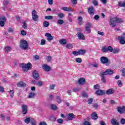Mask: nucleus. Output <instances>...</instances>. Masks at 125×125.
I'll use <instances>...</instances> for the list:
<instances>
[{
  "mask_svg": "<svg viewBox=\"0 0 125 125\" xmlns=\"http://www.w3.org/2000/svg\"><path fill=\"white\" fill-rule=\"evenodd\" d=\"M81 89H82V88L81 87H77L73 89V91L74 92H77V91H80Z\"/></svg>",
  "mask_w": 125,
  "mask_h": 125,
  "instance_id": "nucleus-34",
  "label": "nucleus"
},
{
  "mask_svg": "<svg viewBox=\"0 0 125 125\" xmlns=\"http://www.w3.org/2000/svg\"><path fill=\"white\" fill-rule=\"evenodd\" d=\"M113 73L114 72L113 71V70L107 69L106 70H105V72L102 73V74H104V76H106L107 75H112V74H113Z\"/></svg>",
  "mask_w": 125,
  "mask_h": 125,
  "instance_id": "nucleus-13",
  "label": "nucleus"
},
{
  "mask_svg": "<svg viewBox=\"0 0 125 125\" xmlns=\"http://www.w3.org/2000/svg\"><path fill=\"white\" fill-rule=\"evenodd\" d=\"M75 62H77V63H82V59L77 58L75 59Z\"/></svg>",
  "mask_w": 125,
  "mask_h": 125,
  "instance_id": "nucleus-41",
  "label": "nucleus"
},
{
  "mask_svg": "<svg viewBox=\"0 0 125 125\" xmlns=\"http://www.w3.org/2000/svg\"><path fill=\"white\" fill-rule=\"evenodd\" d=\"M57 122L58 123V124H62L63 123V119H58L57 120Z\"/></svg>",
  "mask_w": 125,
  "mask_h": 125,
  "instance_id": "nucleus-54",
  "label": "nucleus"
},
{
  "mask_svg": "<svg viewBox=\"0 0 125 125\" xmlns=\"http://www.w3.org/2000/svg\"><path fill=\"white\" fill-rule=\"evenodd\" d=\"M42 69H44L45 72H49V71L51 70V67L47 64H44L42 65Z\"/></svg>",
  "mask_w": 125,
  "mask_h": 125,
  "instance_id": "nucleus-12",
  "label": "nucleus"
},
{
  "mask_svg": "<svg viewBox=\"0 0 125 125\" xmlns=\"http://www.w3.org/2000/svg\"><path fill=\"white\" fill-rule=\"evenodd\" d=\"M100 60L102 64H106L109 62V60L106 57H102L100 59Z\"/></svg>",
  "mask_w": 125,
  "mask_h": 125,
  "instance_id": "nucleus-9",
  "label": "nucleus"
},
{
  "mask_svg": "<svg viewBox=\"0 0 125 125\" xmlns=\"http://www.w3.org/2000/svg\"><path fill=\"white\" fill-rule=\"evenodd\" d=\"M114 92L115 91H114V90L112 89H109L107 90L106 92V94H107V95H110L114 94Z\"/></svg>",
  "mask_w": 125,
  "mask_h": 125,
  "instance_id": "nucleus-21",
  "label": "nucleus"
},
{
  "mask_svg": "<svg viewBox=\"0 0 125 125\" xmlns=\"http://www.w3.org/2000/svg\"><path fill=\"white\" fill-rule=\"evenodd\" d=\"M91 27V23L89 22H87V26H85V31H86V32L88 33V34H90L91 32V30L90 29Z\"/></svg>",
  "mask_w": 125,
  "mask_h": 125,
  "instance_id": "nucleus-11",
  "label": "nucleus"
},
{
  "mask_svg": "<svg viewBox=\"0 0 125 125\" xmlns=\"http://www.w3.org/2000/svg\"><path fill=\"white\" fill-rule=\"evenodd\" d=\"M102 51L103 52H108V51H109V52H113V53L116 54L120 52V49L118 48L113 49V47L111 46H109L108 47L104 46L102 49Z\"/></svg>",
  "mask_w": 125,
  "mask_h": 125,
  "instance_id": "nucleus-2",
  "label": "nucleus"
},
{
  "mask_svg": "<svg viewBox=\"0 0 125 125\" xmlns=\"http://www.w3.org/2000/svg\"><path fill=\"white\" fill-rule=\"evenodd\" d=\"M21 110L23 115H26L28 113V106L27 105H22Z\"/></svg>",
  "mask_w": 125,
  "mask_h": 125,
  "instance_id": "nucleus-7",
  "label": "nucleus"
},
{
  "mask_svg": "<svg viewBox=\"0 0 125 125\" xmlns=\"http://www.w3.org/2000/svg\"><path fill=\"white\" fill-rule=\"evenodd\" d=\"M31 14L33 21L37 22V21H38V20L39 19V15L37 14V11L35 10H33L32 11Z\"/></svg>",
  "mask_w": 125,
  "mask_h": 125,
  "instance_id": "nucleus-5",
  "label": "nucleus"
},
{
  "mask_svg": "<svg viewBox=\"0 0 125 125\" xmlns=\"http://www.w3.org/2000/svg\"><path fill=\"white\" fill-rule=\"evenodd\" d=\"M30 124L32 125H36V122H35V119L31 118V121L30 122Z\"/></svg>",
  "mask_w": 125,
  "mask_h": 125,
  "instance_id": "nucleus-50",
  "label": "nucleus"
},
{
  "mask_svg": "<svg viewBox=\"0 0 125 125\" xmlns=\"http://www.w3.org/2000/svg\"><path fill=\"white\" fill-rule=\"evenodd\" d=\"M3 3L4 6H7V5H8V3H9V1L8 0H5L3 1Z\"/></svg>",
  "mask_w": 125,
  "mask_h": 125,
  "instance_id": "nucleus-38",
  "label": "nucleus"
},
{
  "mask_svg": "<svg viewBox=\"0 0 125 125\" xmlns=\"http://www.w3.org/2000/svg\"><path fill=\"white\" fill-rule=\"evenodd\" d=\"M10 96L11 98L14 96V90H10Z\"/></svg>",
  "mask_w": 125,
  "mask_h": 125,
  "instance_id": "nucleus-40",
  "label": "nucleus"
},
{
  "mask_svg": "<svg viewBox=\"0 0 125 125\" xmlns=\"http://www.w3.org/2000/svg\"><path fill=\"white\" fill-rule=\"evenodd\" d=\"M31 121H32V119H31V118L30 117H28L24 119V123H25V124H27L28 125L29 123H31Z\"/></svg>",
  "mask_w": 125,
  "mask_h": 125,
  "instance_id": "nucleus-28",
  "label": "nucleus"
},
{
  "mask_svg": "<svg viewBox=\"0 0 125 125\" xmlns=\"http://www.w3.org/2000/svg\"><path fill=\"white\" fill-rule=\"evenodd\" d=\"M95 20H98L99 19V16L98 15H96L94 17Z\"/></svg>",
  "mask_w": 125,
  "mask_h": 125,
  "instance_id": "nucleus-63",
  "label": "nucleus"
},
{
  "mask_svg": "<svg viewBox=\"0 0 125 125\" xmlns=\"http://www.w3.org/2000/svg\"><path fill=\"white\" fill-rule=\"evenodd\" d=\"M41 44V45H44V44H45V40L42 39Z\"/></svg>",
  "mask_w": 125,
  "mask_h": 125,
  "instance_id": "nucleus-52",
  "label": "nucleus"
},
{
  "mask_svg": "<svg viewBox=\"0 0 125 125\" xmlns=\"http://www.w3.org/2000/svg\"><path fill=\"white\" fill-rule=\"evenodd\" d=\"M21 34L22 36H26V35H27V32H26L25 30H22L21 32Z\"/></svg>",
  "mask_w": 125,
  "mask_h": 125,
  "instance_id": "nucleus-53",
  "label": "nucleus"
},
{
  "mask_svg": "<svg viewBox=\"0 0 125 125\" xmlns=\"http://www.w3.org/2000/svg\"><path fill=\"white\" fill-rule=\"evenodd\" d=\"M45 37H46L47 41H48L49 42H51V41L53 40V36H51V34L48 33H46L45 34Z\"/></svg>",
  "mask_w": 125,
  "mask_h": 125,
  "instance_id": "nucleus-8",
  "label": "nucleus"
},
{
  "mask_svg": "<svg viewBox=\"0 0 125 125\" xmlns=\"http://www.w3.org/2000/svg\"><path fill=\"white\" fill-rule=\"evenodd\" d=\"M83 125H91V124H90V123L89 122L85 121L83 123Z\"/></svg>",
  "mask_w": 125,
  "mask_h": 125,
  "instance_id": "nucleus-57",
  "label": "nucleus"
},
{
  "mask_svg": "<svg viewBox=\"0 0 125 125\" xmlns=\"http://www.w3.org/2000/svg\"><path fill=\"white\" fill-rule=\"evenodd\" d=\"M92 2H93V4H94V5H98V2H97V1L96 0H93Z\"/></svg>",
  "mask_w": 125,
  "mask_h": 125,
  "instance_id": "nucleus-59",
  "label": "nucleus"
},
{
  "mask_svg": "<svg viewBox=\"0 0 125 125\" xmlns=\"http://www.w3.org/2000/svg\"><path fill=\"white\" fill-rule=\"evenodd\" d=\"M124 20L123 19L118 17H115L114 18H111L109 21V25L112 28L117 27V24H121V23H123Z\"/></svg>",
  "mask_w": 125,
  "mask_h": 125,
  "instance_id": "nucleus-1",
  "label": "nucleus"
},
{
  "mask_svg": "<svg viewBox=\"0 0 125 125\" xmlns=\"http://www.w3.org/2000/svg\"><path fill=\"white\" fill-rule=\"evenodd\" d=\"M62 10H64V11H67L68 12H73L74 10L72 9H71L70 7H63L62 8Z\"/></svg>",
  "mask_w": 125,
  "mask_h": 125,
  "instance_id": "nucleus-18",
  "label": "nucleus"
},
{
  "mask_svg": "<svg viewBox=\"0 0 125 125\" xmlns=\"http://www.w3.org/2000/svg\"><path fill=\"white\" fill-rule=\"evenodd\" d=\"M46 60L47 62H49L51 60V56H48L46 57Z\"/></svg>",
  "mask_w": 125,
  "mask_h": 125,
  "instance_id": "nucleus-51",
  "label": "nucleus"
},
{
  "mask_svg": "<svg viewBox=\"0 0 125 125\" xmlns=\"http://www.w3.org/2000/svg\"><path fill=\"white\" fill-rule=\"evenodd\" d=\"M101 77L102 82L104 83H106V79H105V75L103 74V73H102V74L101 75Z\"/></svg>",
  "mask_w": 125,
  "mask_h": 125,
  "instance_id": "nucleus-24",
  "label": "nucleus"
},
{
  "mask_svg": "<svg viewBox=\"0 0 125 125\" xmlns=\"http://www.w3.org/2000/svg\"><path fill=\"white\" fill-rule=\"evenodd\" d=\"M59 42L61 44H66L67 43V41L64 39H62L59 41Z\"/></svg>",
  "mask_w": 125,
  "mask_h": 125,
  "instance_id": "nucleus-27",
  "label": "nucleus"
},
{
  "mask_svg": "<svg viewBox=\"0 0 125 125\" xmlns=\"http://www.w3.org/2000/svg\"><path fill=\"white\" fill-rule=\"evenodd\" d=\"M120 123L122 125H125V119L123 118L121 120Z\"/></svg>",
  "mask_w": 125,
  "mask_h": 125,
  "instance_id": "nucleus-58",
  "label": "nucleus"
},
{
  "mask_svg": "<svg viewBox=\"0 0 125 125\" xmlns=\"http://www.w3.org/2000/svg\"><path fill=\"white\" fill-rule=\"evenodd\" d=\"M116 110L120 114H123V107L121 106H118L116 108Z\"/></svg>",
  "mask_w": 125,
  "mask_h": 125,
  "instance_id": "nucleus-26",
  "label": "nucleus"
},
{
  "mask_svg": "<svg viewBox=\"0 0 125 125\" xmlns=\"http://www.w3.org/2000/svg\"><path fill=\"white\" fill-rule=\"evenodd\" d=\"M118 40H120V39H122V40H125V33H124L121 36H118L117 37Z\"/></svg>",
  "mask_w": 125,
  "mask_h": 125,
  "instance_id": "nucleus-31",
  "label": "nucleus"
},
{
  "mask_svg": "<svg viewBox=\"0 0 125 125\" xmlns=\"http://www.w3.org/2000/svg\"><path fill=\"white\" fill-rule=\"evenodd\" d=\"M88 13L91 16L94 15V9L93 8V7H91L88 9Z\"/></svg>",
  "mask_w": 125,
  "mask_h": 125,
  "instance_id": "nucleus-15",
  "label": "nucleus"
},
{
  "mask_svg": "<svg viewBox=\"0 0 125 125\" xmlns=\"http://www.w3.org/2000/svg\"><path fill=\"white\" fill-rule=\"evenodd\" d=\"M79 55H83V54H84L86 51L85 50H83V49H80L78 50Z\"/></svg>",
  "mask_w": 125,
  "mask_h": 125,
  "instance_id": "nucleus-29",
  "label": "nucleus"
},
{
  "mask_svg": "<svg viewBox=\"0 0 125 125\" xmlns=\"http://www.w3.org/2000/svg\"><path fill=\"white\" fill-rule=\"evenodd\" d=\"M55 99L57 101V102H58V103H59V104H60V103H61V102H62V100L61 99V97L58 96H56L55 97Z\"/></svg>",
  "mask_w": 125,
  "mask_h": 125,
  "instance_id": "nucleus-25",
  "label": "nucleus"
},
{
  "mask_svg": "<svg viewBox=\"0 0 125 125\" xmlns=\"http://www.w3.org/2000/svg\"><path fill=\"white\" fill-rule=\"evenodd\" d=\"M93 101V99H92V98H90L88 100L87 103L88 104H89V105H90V104L92 103Z\"/></svg>",
  "mask_w": 125,
  "mask_h": 125,
  "instance_id": "nucleus-45",
  "label": "nucleus"
},
{
  "mask_svg": "<svg viewBox=\"0 0 125 125\" xmlns=\"http://www.w3.org/2000/svg\"><path fill=\"white\" fill-rule=\"evenodd\" d=\"M32 76L33 79L34 80H40V75H39V73L37 71V70H34L32 72Z\"/></svg>",
  "mask_w": 125,
  "mask_h": 125,
  "instance_id": "nucleus-6",
  "label": "nucleus"
},
{
  "mask_svg": "<svg viewBox=\"0 0 125 125\" xmlns=\"http://www.w3.org/2000/svg\"><path fill=\"white\" fill-rule=\"evenodd\" d=\"M120 43L121 44H125V39H118Z\"/></svg>",
  "mask_w": 125,
  "mask_h": 125,
  "instance_id": "nucleus-39",
  "label": "nucleus"
},
{
  "mask_svg": "<svg viewBox=\"0 0 125 125\" xmlns=\"http://www.w3.org/2000/svg\"><path fill=\"white\" fill-rule=\"evenodd\" d=\"M99 88H100V85L99 84L94 85V89H99Z\"/></svg>",
  "mask_w": 125,
  "mask_h": 125,
  "instance_id": "nucleus-49",
  "label": "nucleus"
},
{
  "mask_svg": "<svg viewBox=\"0 0 125 125\" xmlns=\"http://www.w3.org/2000/svg\"><path fill=\"white\" fill-rule=\"evenodd\" d=\"M20 46L21 49H27L29 45H28V42L26 40H21L20 41Z\"/></svg>",
  "mask_w": 125,
  "mask_h": 125,
  "instance_id": "nucleus-4",
  "label": "nucleus"
},
{
  "mask_svg": "<svg viewBox=\"0 0 125 125\" xmlns=\"http://www.w3.org/2000/svg\"><path fill=\"white\" fill-rule=\"evenodd\" d=\"M117 84H118V86H120V87H122V86H123V83H122V81L119 80L117 82Z\"/></svg>",
  "mask_w": 125,
  "mask_h": 125,
  "instance_id": "nucleus-43",
  "label": "nucleus"
},
{
  "mask_svg": "<svg viewBox=\"0 0 125 125\" xmlns=\"http://www.w3.org/2000/svg\"><path fill=\"white\" fill-rule=\"evenodd\" d=\"M43 25L44 27H47L49 26V22L46 21H44L43 22Z\"/></svg>",
  "mask_w": 125,
  "mask_h": 125,
  "instance_id": "nucleus-35",
  "label": "nucleus"
},
{
  "mask_svg": "<svg viewBox=\"0 0 125 125\" xmlns=\"http://www.w3.org/2000/svg\"><path fill=\"white\" fill-rule=\"evenodd\" d=\"M111 123L113 125H119V123H118L117 120L114 118L111 119Z\"/></svg>",
  "mask_w": 125,
  "mask_h": 125,
  "instance_id": "nucleus-23",
  "label": "nucleus"
},
{
  "mask_svg": "<svg viewBox=\"0 0 125 125\" xmlns=\"http://www.w3.org/2000/svg\"><path fill=\"white\" fill-rule=\"evenodd\" d=\"M49 87H50V89H51V90H52L53 89H54V88L55 87V85L54 84L50 85Z\"/></svg>",
  "mask_w": 125,
  "mask_h": 125,
  "instance_id": "nucleus-61",
  "label": "nucleus"
},
{
  "mask_svg": "<svg viewBox=\"0 0 125 125\" xmlns=\"http://www.w3.org/2000/svg\"><path fill=\"white\" fill-rule=\"evenodd\" d=\"M17 85L18 87H22L23 86H27V84L22 81H20L18 83H17Z\"/></svg>",
  "mask_w": 125,
  "mask_h": 125,
  "instance_id": "nucleus-16",
  "label": "nucleus"
},
{
  "mask_svg": "<svg viewBox=\"0 0 125 125\" xmlns=\"http://www.w3.org/2000/svg\"><path fill=\"white\" fill-rule=\"evenodd\" d=\"M35 93L34 92H30L29 93V95L28 96V98H33L35 97Z\"/></svg>",
  "mask_w": 125,
  "mask_h": 125,
  "instance_id": "nucleus-30",
  "label": "nucleus"
},
{
  "mask_svg": "<svg viewBox=\"0 0 125 125\" xmlns=\"http://www.w3.org/2000/svg\"><path fill=\"white\" fill-rule=\"evenodd\" d=\"M75 118H76V115L72 113H69L67 115V119L68 121H72V120H73V119H75Z\"/></svg>",
  "mask_w": 125,
  "mask_h": 125,
  "instance_id": "nucleus-14",
  "label": "nucleus"
},
{
  "mask_svg": "<svg viewBox=\"0 0 125 125\" xmlns=\"http://www.w3.org/2000/svg\"><path fill=\"white\" fill-rule=\"evenodd\" d=\"M0 27H3L4 26V22L6 21V18H5V17H1L0 18Z\"/></svg>",
  "mask_w": 125,
  "mask_h": 125,
  "instance_id": "nucleus-10",
  "label": "nucleus"
},
{
  "mask_svg": "<svg viewBox=\"0 0 125 125\" xmlns=\"http://www.w3.org/2000/svg\"><path fill=\"white\" fill-rule=\"evenodd\" d=\"M83 17H78V23L79 25H82L83 23L82 22L83 21Z\"/></svg>",
  "mask_w": 125,
  "mask_h": 125,
  "instance_id": "nucleus-33",
  "label": "nucleus"
},
{
  "mask_svg": "<svg viewBox=\"0 0 125 125\" xmlns=\"http://www.w3.org/2000/svg\"><path fill=\"white\" fill-rule=\"evenodd\" d=\"M51 108L52 109V110L55 111L56 110H57V106H56V105L55 104H52L51 105Z\"/></svg>",
  "mask_w": 125,
  "mask_h": 125,
  "instance_id": "nucleus-46",
  "label": "nucleus"
},
{
  "mask_svg": "<svg viewBox=\"0 0 125 125\" xmlns=\"http://www.w3.org/2000/svg\"><path fill=\"white\" fill-rule=\"evenodd\" d=\"M66 48H68L69 49H71L73 48V45L72 44H68L66 46Z\"/></svg>",
  "mask_w": 125,
  "mask_h": 125,
  "instance_id": "nucleus-44",
  "label": "nucleus"
},
{
  "mask_svg": "<svg viewBox=\"0 0 125 125\" xmlns=\"http://www.w3.org/2000/svg\"><path fill=\"white\" fill-rule=\"evenodd\" d=\"M84 83H85V79L83 78H80L78 81V83L80 85L84 84Z\"/></svg>",
  "mask_w": 125,
  "mask_h": 125,
  "instance_id": "nucleus-20",
  "label": "nucleus"
},
{
  "mask_svg": "<svg viewBox=\"0 0 125 125\" xmlns=\"http://www.w3.org/2000/svg\"><path fill=\"white\" fill-rule=\"evenodd\" d=\"M96 93L97 95H104L105 94V91L103 90H98L96 91Z\"/></svg>",
  "mask_w": 125,
  "mask_h": 125,
  "instance_id": "nucleus-17",
  "label": "nucleus"
},
{
  "mask_svg": "<svg viewBox=\"0 0 125 125\" xmlns=\"http://www.w3.org/2000/svg\"><path fill=\"white\" fill-rule=\"evenodd\" d=\"M78 37L79 40H83V41H84V40H85L84 35H83V34L82 33H79L78 34Z\"/></svg>",
  "mask_w": 125,
  "mask_h": 125,
  "instance_id": "nucleus-19",
  "label": "nucleus"
},
{
  "mask_svg": "<svg viewBox=\"0 0 125 125\" xmlns=\"http://www.w3.org/2000/svg\"><path fill=\"white\" fill-rule=\"evenodd\" d=\"M91 117L93 120H97L98 119V116H97V113L96 112H93L91 114Z\"/></svg>",
  "mask_w": 125,
  "mask_h": 125,
  "instance_id": "nucleus-22",
  "label": "nucleus"
},
{
  "mask_svg": "<svg viewBox=\"0 0 125 125\" xmlns=\"http://www.w3.org/2000/svg\"><path fill=\"white\" fill-rule=\"evenodd\" d=\"M40 125H47L45 122H43L40 123Z\"/></svg>",
  "mask_w": 125,
  "mask_h": 125,
  "instance_id": "nucleus-64",
  "label": "nucleus"
},
{
  "mask_svg": "<svg viewBox=\"0 0 125 125\" xmlns=\"http://www.w3.org/2000/svg\"><path fill=\"white\" fill-rule=\"evenodd\" d=\"M58 24H59V25H62V24H63V23H64V21H63L62 20H58V21H57Z\"/></svg>",
  "mask_w": 125,
  "mask_h": 125,
  "instance_id": "nucleus-42",
  "label": "nucleus"
},
{
  "mask_svg": "<svg viewBox=\"0 0 125 125\" xmlns=\"http://www.w3.org/2000/svg\"><path fill=\"white\" fill-rule=\"evenodd\" d=\"M20 67L22 68L23 72H28L29 70H31V63L28 62L27 64L24 63H20Z\"/></svg>",
  "mask_w": 125,
  "mask_h": 125,
  "instance_id": "nucleus-3",
  "label": "nucleus"
},
{
  "mask_svg": "<svg viewBox=\"0 0 125 125\" xmlns=\"http://www.w3.org/2000/svg\"><path fill=\"white\" fill-rule=\"evenodd\" d=\"M73 4H77L78 3V0H71Z\"/></svg>",
  "mask_w": 125,
  "mask_h": 125,
  "instance_id": "nucleus-56",
  "label": "nucleus"
},
{
  "mask_svg": "<svg viewBox=\"0 0 125 125\" xmlns=\"http://www.w3.org/2000/svg\"><path fill=\"white\" fill-rule=\"evenodd\" d=\"M53 19V16H46L45 17V19H46L47 20H51V19Z\"/></svg>",
  "mask_w": 125,
  "mask_h": 125,
  "instance_id": "nucleus-37",
  "label": "nucleus"
},
{
  "mask_svg": "<svg viewBox=\"0 0 125 125\" xmlns=\"http://www.w3.org/2000/svg\"><path fill=\"white\" fill-rule=\"evenodd\" d=\"M72 54L73 55H75V56H78V55H80V54L79 53V51L78 52L74 51L72 52Z\"/></svg>",
  "mask_w": 125,
  "mask_h": 125,
  "instance_id": "nucleus-47",
  "label": "nucleus"
},
{
  "mask_svg": "<svg viewBox=\"0 0 125 125\" xmlns=\"http://www.w3.org/2000/svg\"><path fill=\"white\" fill-rule=\"evenodd\" d=\"M37 85H38V86H42V82L39 81L37 83Z\"/></svg>",
  "mask_w": 125,
  "mask_h": 125,
  "instance_id": "nucleus-55",
  "label": "nucleus"
},
{
  "mask_svg": "<svg viewBox=\"0 0 125 125\" xmlns=\"http://www.w3.org/2000/svg\"><path fill=\"white\" fill-rule=\"evenodd\" d=\"M10 50H11V47L8 46L5 47V51L6 53H8V52L10 51Z\"/></svg>",
  "mask_w": 125,
  "mask_h": 125,
  "instance_id": "nucleus-32",
  "label": "nucleus"
},
{
  "mask_svg": "<svg viewBox=\"0 0 125 125\" xmlns=\"http://www.w3.org/2000/svg\"><path fill=\"white\" fill-rule=\"evenodd\" d=\"M82 96L83 97L85 98V97H87V94H86V93L84 92L82 93Z\"/></svg>",
  "mask_w": 125,
  "mask_h": 125,
  "instance_id": "nucleus-62",
  "label": "nucleus"
},
{
  "mask_svg": "<svg viewBox=\"0 0 125 125\" xmlns=\"http://www.w3.org/2000/svg\"><path fill=\"white\" fill-rule=\"evenodd\" d=\"M93 108H95V109H97V108L99 107V105L97 104H93Z\"/></svg>",
  "mask_w": 125,
  "mask_h": 125,
  "instance_id": "nucleus-60",
  "label": "nucleus"
},
{
  "mask_svg": "<svg viewBox=\"0 0 125 125\" xmlns=\"http://www.w3.org/2000/svg\"><path fill=\"white\" fill-rule=\"evenodd\" d=\"M23 25H22V28H23V29H27V28H28V26L27 25V23H26L25 22H23L22 23Z\"/></svg>",
  "mask_w": 125,
  "mask_h": 125,
  "instance_id": "nucleus-48",
  "label": "nucleus"
},
{
  "mask_svg": "<svg viewBox=\"0 0 125 125\" xmlns=\"http://www.w3.org/2000/svg\"><path fill=\"white\" fill-rule=\"evenodd\" d=\"M58 17L60 19H63L64 18V14L61 13L58 14Z\"/></svg>",
  "mask_w": 125,
  "mask_h": 125,
  "instance_id": "nucleus-36",
  "label": "nucleus"
}]
</instances>
